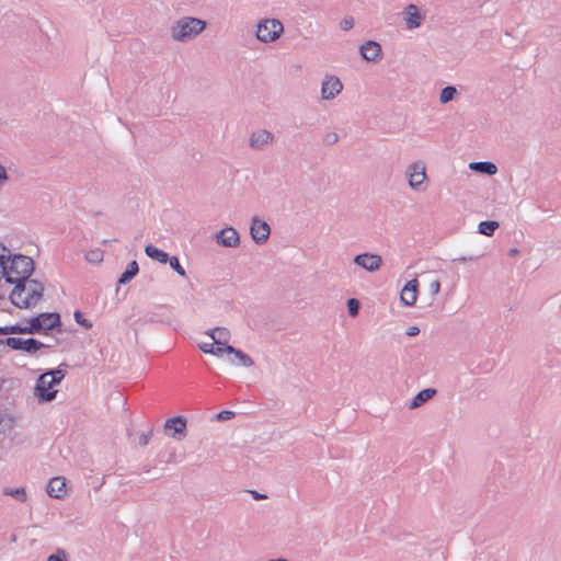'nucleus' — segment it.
<instances>
[{"label": "nucleus", "instance_id": "1", "mask_svg": "<svg viewBox=\"0 0 561 561\" xmlns=\"http://www.w3.org/2000/svg\"><path fill=\"white\" fill-rule=\"evenodd\" d=\"M34 262L30 256L12 254L11 250L0 243V285L13 284L16 279L31 276Z\"/></svg>", "mask_w": 561, "mask_h": 561}, {"label": "nucleus", "instance_id": "2", "mask_svg": "<svg viewBox=\"0 0 561 561\" xmlns=\"http://www.w3.org/2000/svg\"><path fill=\"white\" fill-rule=\"evenodd\" d=\"M15 287L10 294V299L18 308H32L43 297L44 286L36 279H31L30 276L16 279Z\"/></svg>", "mask_w": 561, "mask_h": 561}, {"label": "nucleus", "instance_id": "3", "mask_svg": "<svg viewBox=\"0 0 561 561\" xmlns=\"http://www.w3.org/2000/svg\"><path fill=\"white\" fill-rule=\"evenodd\" d=\"M207 27L206 21L194 16H181L170 27V38L175 43H188L199 36Z\"/></svg>", "mask_w": 561, "mask_h": 561}, {"label": "nucleus", "instance_id": "4", "mask_svg": "<svg viewBox=\"0 0 561 561\" xmlns=\"http://www.w3.org/2000/svg\"><path fill=\"white\" fill-rule=\"evenodd\" d=\"M65 370L57 368L42 374L34 389V396L39 402H50L56 398L55 388L65 378Z\"/></svg>", "mask_w": 561, "mask_h": 561}, {"label": "nucleus", "instance_id": "5", "mask_svg": "<svg viewBox=\"0 0 561 561\" xmlns=\"http://www.w3.org/2000/svg\"><path fill=\"white\" fill-rule=\"evenodd\" d=\"M284 33V24L275 18H263L255 26V38L263 44H271L280 38Z\"/></svg>", "mask_w": 561, "mask_h": 561}, {"label": "nucleus", "instance_id": "6", "mask_svg": "<svg viewBox=\"0 0 561 561\" xmlns=\"http://www.w3.org/2000/svg\"><path fill=\"white\" fill-rule=\"evenodd\" d=\"M353 262L368 273H375L380 270L383 260L379 254L365 252L354 256Z\"/></svg>", "mask_w": 561, "mask_h": 561}, {"label": "nucleus", "instance_id": "7", "mask_svg": "<svg viewBox=\"0 0 561 561\" xmlns=\"http://www.w3.org/2000/svg\"><path fill=\"white\" fill-rule=\"evenodd\" d=\"M343 90V83L333 75L324 76L321 83V99L330 101L335 99Z\"/></svg>", "mask_w": 561, "mask_h": 561}, {"label": "nucleus", "instance_id": "8", "mask_svg": "<svg viewBox=\"0 0 561 561\" xmlns=\"http://www.w3.org/2000/svg\"><path fill=\"white\" fill-rule=\"evenodd\" d=\"M5 344L12 350L24 351L26 353L33 354L36 351L48 347V344H44L35 339H21V337H8Z\"/></svg>", "mask_w": 561, "mask_h": 561}, {"label": "nucleus", "instance_id": "9", "mask_svg": "<svg viewBox=\"0 0 561 561\" xmlns=\"http://www.w3.org/2000/svg\"><path fill=\"white\" fill-rule=\"evenodd\" d=\"M165 434L176 440H182L186 436V420L183 416H174L164 423Z\"/></svg>", "mask_w": 561, "mask_h": 561}, {"label": "nucleus", "instance_id": "10", "mask_svg": "<svg viewBox=\"0 0 561 561\" xmlns=\"http://www.w3.org/2000/svg\"><path fill=\"white\" fill-rule=\"evenodd\" d=\"M271 233L270 226L266 221L253 217L250 226V234L256 244H263L267 241Z\"/></svg>", "mask_w": 561, "mask_h": 561}, {"label": "nucleus", "instance_id": "11", "mask_svg": "<svg viewBox=\"0 0 561 561\" xmlns=\"http://www.w3.org/2000/svg\"><path fill=\"white\" fill-rule=\"evenodd\" d=\"M274 141V135L266 129H257L251 133L249 147L253 150H263Z\"/></svg>", "mask_w": 561, "mask_h": 561}, {"label": "nucleus", "instance_id": "12", "mask_svg": "<svg viewBox=\"0 0 561 561\" xmlns=\"http://www.w3.org/2000/svg\"><path fill=\"white\" fill-rule=\"evenodd\" d=\"M216 242L225 248H236L240 243L238 231L233 227H225L215 234Z\"/></svg>", "mask_w": 561, "mask_h": 561}, {"label": "nucleus", "instance_id": "13", "mask_svg": "<svg viewBox=\"0 0 561 561\" xmlns=\"http://www.w3.org/2000/svg\"><path fill=\"white\" fill-rule=\"evenodd\" d=\"M360 56L368 62H376L381 58V46L375 41H367L359 47Z\"/></svg>", "mask_w": 561, "mask_h": 561}, {"label": "nucleus", "instance_id": "14", "mask_svg": "<svg viewBox=\"0 0 561 561\" xmlns=\"http://www.w3.org/2000/svg\"><path fill=\"white\" fill-rule=\"evenodd\" d=\"M419 280L416 278L408 282L401 290L400 299L403 305L411 306L417 299Z\"/></svg>", "mask_w": 561, "mask_h": 561}, {"label": "nucleus", "instance_id": "15", "mask_svg": "<svg viewBox=\"0 0 561 561\" xmlns=\"http://www.w3.org/2000/svg\"><path fill=\"white\" fill-rule=\"evenodd\" d=\"M404 176L409 183V186L414 191L421 190V167L419 162L411 163L405 172Z\"/></svg>", "mask_w": 561, "mask_h": 561}, {"label": "nucleus", "instance_id": "16", "mask_svg": "<svg viewBox=\"0 0 561 561\" xmlns=\"http://www.w3.org/2000/svg\"><path fill=\"white\" fill-rule=\"evenodd\" d=\"M47 494L54 499H62L66 493V480L61 477H55L47 484Z\"/></svg>", "mask_w": 561, "mask_h": 561}, {"label": "nucleus", "instance_id": "17", "mask_svg": "<svg viewBox=\"0 0 561 561\" xmlns=\"http://www.w3.org/2000/svg\"><path fill=\"white\" fill-rule=\"evenodd\" d=\"M403 20L408 30L419 27L421 25V14L417 5L409 4L403 11Z\"/></svg>", "mask_w": 561, "mask_h": 561}, {"label": "nucleus", "instance_id": "18", "mask_svg": "<svg viewBox=\"0 0 561 561\" xmlns=\"http://www.w3.org/2000/svg\"><path fill=\"white\" fill-rule=\"evenodd\" d=\"M207 335L211 341H214V343H216L217 347L230 346L228 343L230 341L231 334L230 331L226 328H214L207 332Z\"/></svg>", "mask_w": 561, "mask_h": 561}, {"label": "nucleus", "instance_id": "19", "mask_svg": "<svg viewBox=\"0 0 561 561\" xmlns=\"http://www.w3.org/2000/svg\"><path fill=\"white\" fill-rule=\"evenodd\" d=\"M38 316L41 321V331L54 329L60 323V317L56 312L41 313Z\"/></svg>", "mask_w": 561, "mask_h": 561}, {"label": "nucleus", "instance_id": "20", "mask_svg": "<svg viewBox=\"0 0 561 561\" xmlns=\"http://www.w3.org/2000/svg\"><path fill=\"white\" fill-rule=\"evenodd\" d=\"M470 170L479 172L485 175H494L497 172V167L490 161L471 162L469 164Z\"/></svg>", "mask_w": 561, "mask_h": 561}, {"label": "nucleus", "instance_id": "21", "mask_svg": "<svg viewBox=\"0 0 561 561\" xmlns=\"http://www.w3.org/2000/svg\"><path fill=\"white\" fill-rule=\"evenodd\" d=\"M224 353L234 355V357L239 362V365L243 367H251L254 364L252 358L248 354L243 353L241 350L234 348L233 346H226L224 347Z\"/></svg>", "mask_w": 561, "mask_h": 561}, {"label": "nucleus", "instance_id": "22", "mask_svg": "<svg viewBox=\"0 0 561 561\" xmlns=\"http://www.w3.org/2000/svg\"><path fill=\"white\" fill-rule=\"evenodd\" d=\"M145 253L152 260H156L160 263H167L169 260V255L167 252L158 249L152 244H148L145 248Z\"/></svg>", "mask_w": 561, "mask_h": 561}, {"label": "nucleus", "instance_id": "23", "mask_svg": "<svg viewBox=\"0 0 561 561\" xmlns=\"http://www.w3.org/2000/svg\"><path fill=\"white\" fill-rule=\"evenodd\" d=\"M138 272H139V267H138L137 262L131 261L128 264L127 270L118 278V283L122 285L129 283L138 274Z\"/></svg>", "mask_w": 561, "mask_h": 561}, {"label": "nucleus", "instance_id": "24", "mask_svg": "<svg viewBox=\"0 0 561 561\" xmlns=\"http://www.w3.org/2000/svg\"><path fill=\"white\" fill-rule=\"evenodd\" d=\"M2 493L4 495L11 496L14 500L24 503L27 500V493L24 488H3Z\"/></svg>", "mask_w": 561, "mask_h": 561}, {"label": "nucleus", "instance_id": "25", "mask_svg": "<svg viewBox=\"0 0 561 561\" xmlns=\"http://www.w3.org/2000/svg\"><path fill=\"white\" fill-rule=\"evenodd\" d=\"M499 228V222L495 220L481 221L478 226V232L486 237H492Z\"/></svg>", "mask_w": 561, "mask_h": 561}, {"label": "nucleus", "instance_id": "26", "mask_svg": "<svg viewBox=\"0 0 561 561\" xmlns=\"http://www.w3.org/2000/svg\"><path fill=\"white\" fill-rule=\"evenodd\" d=\"M198 348L206 353V354H213V355H216V356H219L221 355L225 350L224 347H217L216 346V343H214V341L211 342H199L198 343Z\"/></svg>", "mask_w": 561, "mask_h": 561}, {"label": "nucleus", "instance_id": "27", "mask_svg": "<svg viewBox=\"0 0 561 561\" xmlns=\"http://www.w3.org/2000/svg\"><path fill=\"white\" fill-rule=\"evenodd\" d=\"M458 91L456 87L454 85H447L442 89L439 94V102L442 104H447L448 102L453 101L455 96L457 95Z\"/></svg>", "mask_w": 561, "mask_h": 561}, {"label": "nucleus", "instance_id": "28", "mask_svg": "<svg viewBox=\"0 0 561 561\" xmlns=\"http://www.w3.org/2000/svg\"><path fill=\"white\" fill-rule=\"evenodd\" d=\"M103 257H104L103 251H101L99 249L90 250L85 254L87 261H89L90 263H94V264L101 263L103 261Z\"/></svg>", "mask_w": 561, "mask_h": 561}, {"label": "nucleus", "instance_id": "29", "mask_svg": "<svg viewBox=\"0 0 561 561\" xmlns=\"http://www.w3.org/2000/svg\"><path fill=\"white\" fill-rule=\"evenodd\" d=\"M340 140V136L336 131L330 130L327 131L322 137V142L325 146H333Z\"/></svg>", "mask_w": 561, "mask_h": 561}, {"label": "nucleus", "instance_id": "30", "mask_svg": "<svg viewBox=\"0 0 561 561\" xmlns=\"http://www.w3.org/2000/svg\"><path fill=\"white\" fill-rule=\"evenodd\" d=\"M27 331V334H35V333H41V321H39V316L35 317V318H32L30 321H28V325H26V330Z\"/></svg>", "mask_w": 561, "mask_h": 561}, {"label": "nucleus", "instance_id": "31", "mask_svg": "<svg viewBox=\"0 0 561 561\" xmlns=\"http://www.w3.org/2000/svg\"><path fill=\"white\" fill-rule=\"evenodd\" d=\"M68 552L62 548H58L55 553L47 558V561H68Z\"/></svg>", "mask_w": 561, "mask_h": 561}, {"label": "nucleus", "instance_id": "32", "mask_svg": "<svg viewBox=\"0 0 561 561\" xmlns=\"http://www.w3.org/2000/svg\"><path fill=\"white\" fill-rule=\"evenodd\" d=\"M426 280L428 282V289L432 295H435L439 291L440 288V282L437 278H433V275L428 273L426 275Z\"/></svg>", "mask_w": 561, "mask_h": 561}, {"label": "nucleus", "instance_id": "33", "mask_svg": "<svg viewBox=\"0 0 561 561\" xmlns=\"http://www.w3.org/2000/svg\"><path fill=\"white\" fill-rule=\"evenodd\" d=\"M171 268H173L180 276H185V270L181 266L179 259L176 256H169L168 260Z\"/></svg>", "mask_w": 561, "mask_h": 561}, {"label": "nucleus", "instance_id": "34", "mask_svg": "<svg viewBox=\"0 0 561 561\" xmlns=\"http://www.w3.org/2000/svg\"><path fill=\"white\" fill-rule=\"evenodd\" d=\"M25 330H26V325L25 327L11 325V327L1 328L0 333H2V334L27 333V331H25Z\"/></svg>", "mask_w": 561, "mask_h": 561}, {"label": "nucleus", "instance_id": "35", "mask_svg": "<svg viewBox=\"0 0 561 561\" xmlns=\"http://www.w3.org/2000/svg\"><path fill=\"white\" fill-rule=\"evenodd\" d=\"M347 310L350 316L356 317L358 314L359 310V302L355 298H351L347 300Z\"/></svg>", "mask_w": 561, "mask_h": 561}, {"label": "nucleus", "instance_id": "36", "mask_svg": "<svg viewBox=\"0 0 561 561\" xmlns=\"http://www.w3.org/2000/svg\"><path fill=\"white\" fill-rule=\"evenodd\" d=\"M354 24H355V22L352 16H345L339 23L341 30H343V31L352 30L354 27Z\"/></svg>", "mask_w": 561, "mask_h": 561}, {"label": "nucleus", "instance_id": "37", "mask_svg": "<svg viewBox=\"0 0 561 561\" xmlns=\"http://www.w3.org/2000/svg\"><path fill=\"white\" fill-rule=\"evenodd\" d=\"M8 180H9V175H8L7 169L0 164V193L2 192L3 187L5 186Z\"/></svg>", "mask_w": 561, "mask_h": 561}, {"label": "nucleus", "instance_id": "38", "mask_svg": "<svg viewBox=\"0 0 561 561\" xmlns=\"http://www.w3.org/2000/svg\"><path fill=\"white\" fill-rule=\"evenodd\" d=\"M75 319H76L77 323L81 324L85 329H90L92 327V323L89 320L84 319L82 317L81 312H79V311L75 312Z\"/></svg>", "mask_w": 561, "mask_h": 561}, {"label": "nucleus", "instance_id": "39", "mask_svg": "<svg viewBox=\"0 0 561 561\" xmlns=\"http://www.w3.org/2000/svg\"><path fill=\"white\" fill-rule=\"evenodd\" d=\"M437 390L435 388H426L423 389V403L431 400L435 394Z\"/></svg>", "mask_w": 561, "mask_h": 561}, {"label": "nucleus", "instance_id": "40", "mask_svg": "<svg viewBox=\"0 0 561 561\" xmlns=\"http://www.w3.org/2000/svg\"><path fill=\"white\" fill-rule=\"evenodd\" d=\"M151 436H152V431H149V432L142 434L139 438V444L142 446H146L149 443Z\"/></svg>", "mask_w": 561, "mask_h": 561}, {"label": "nucleus", "instance_id": "41", "mask_svg": "<svg viewBox=\"0 0 561 561\" xmlns=\"http://www.w3.org/2000/svg\"><path fill=\"white\" fill-rule=\"evenodd\" d=\"M419 407H421V391L416 393L415 397L413 398L410 404V409H416Z\"/></svg>", "mask_w": 561, "mask_h": 561}, {"label": "nucleus", "instance_id": "42", "mask_svg": "<svg viewBox=\"0 0 561 561\" xmlns=\"http://www.w3.org/2000/svg\"><path fill=\"white\" fill-rule=\"evenodd\" d=\"M421 332V330L419 329V327L416 325H412L410 327L408 330H407V334L409 336H415L417 335L419 333Z\"/></svg>", "mask_w": 561, "mask_h": 561}, {"label": "nucleus", "instance_id": "43", "mask_svg": "<svg viewBox=\"0 0 561 561\" xmlns=\"http://www.w3.org/2000/svg\"><path fill=\"white\" fill-rule=\"evenodd\" d=\"M233 413L231 411H222L218 414L220 420H229Z\"/></svg>", "mask_w": 561, "mask_h": 561}, {"label": "nucleus", "instance_id": "44", "mask_svg": "<svg viewBox=\"0 0 561 561\" xmlns=\"http://www.w3.org/2000/svg\"><path fill=\"white\" fill-rule=\"evenodd\" d=\"M251 494L252 496L255 499V500H262V499H265L266 496L256 492V491H251Z\"/></svg>", "mask_w": 561, "mask_h": 561}, {"label": "nucleus", "instance_id": "45", "mask_svg": "<svg viewBox=\"0 0 561 561\" xmlns=\"http://www.w3.org/2000/svg\"><path fill=\"white\" fill-rule=\"evenodd\" d=\"M508 256H515L518 254V250L516 248L510 249Z\"/></svg>", "mask_w": 561, "mask_h": 561}, {"label": "nucleus", "instance_id": "46", "mask_svg": "<svg viewBox=\"0 0 561 561\" xmlns=\"http://www.w3.org/2000/svg\"><path fill=\"white\" fill-rule=\"evenodd\" d=\"M427 181V175L425 172V167L423 165V183Z\"/></svg>", "mask_w": 561, "mask_h": 561}, {"label": "nucleus", "instance_id": "47", "mask_svg": "<svg viewBox=\"0 0 561 561\" xmlns=\"http://www.w3.org/2000/svg\"><path fill=\"white\" fill-rule=\"evenodd\" d=\"M268 561H288L287 559H283V558H279V559H271Z\"/></svg>", "mask_w": 561, "mask_h": 561}, {"label": "nucleus", "instance_id": "48", "mask_svg": "<svg viewBox=\"0 0 561 561\" xmlns=\"http://www.w3.org/2000/svg\"><path fill=\"white\" fill-rule=\"evenodd\" d=\"M458 260L465 262L467 259L466 257H460Z\"/></svg>", "mask_w": 561, "mask_h": 561}]
</instances>
